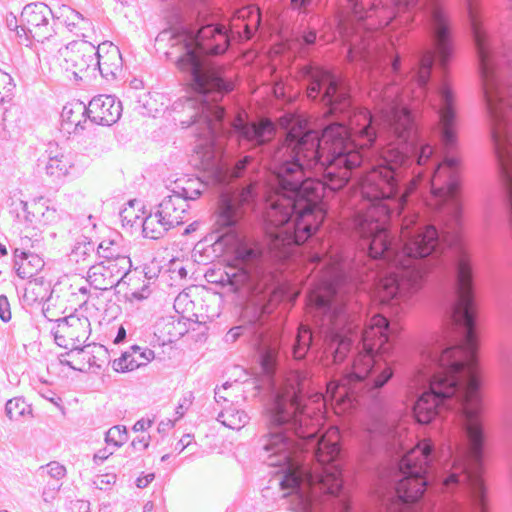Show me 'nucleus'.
<instances>
[{
    "mask_svg": "<svg viewBox=\"0 0 512 512\" xmlns=\"http://www.w3.org/2000/svg\"><path fill=\"white\" fill-rule=\"evenodd\" d=\"M3 99H4V98L1 96V97H0V102H3Z\"/></svg>",
    "mask_w": 512,
    "mask_h": 512,
    "instance_id": "obj_53",
    "label": "nucleus"
},
{
    "mask_svg": "<svg viewBox=\"0 0 512 512\" xmlns=\"http://www.w3.org/2000/svg\"><path fill=\"white\" fill-rule=\"evenodd\" d=\"M170 455L169 454H165L161 457V461H167L169 459Z\"/></svg>",
    "mask_w": 512,
    "mask_h": 512,
    "instance_id": "obj_51",
    "label": "nucleus"
},
{
    "mask_svg": "<svg viewBox=\"0 0 512 512\" xmlns=\"http://www.w3.org/2000/svg\"><path fill=\"white\" fill-rule=\"evenodd\" d=\"M128 440V432L124 425H115L105 434V442L115 447H121Z\"/></svg>",
    "mask_w": 512,
    "mask_h": 512,
    "instance_id": "obj_21",
    "label": "nucleus"
},
{
    "mask_svg": "<svg viewBox=\"0 0 512 512\" xmlns=\"http://www.w3.org/2000/svg\"><path fill=\"white\" fill-rule=\"evenodd\" d=\"M87 106L88 119L97 125L111 126L122 114L121 102L111 95H97Z\"/></svg>",
    "mask_w": 512,
    "mask_h": 512,
    "instance_id": "obj_5",
    "label": "nucleus"
},
{
    "mask_svg": "<svg viewBox=\"0 0 512 512\" xmlns=\"http://www.w3.org/2000/svg\"><path fill=\"white\" fill-rule=\"evenodd\" d=\"M69 18L71 20L78 22L79 24H82L83 26L90 24V21L88 19H86L80 12L75 10H72L71 16Z\"/></svg>",
    "mask_w": 512,
    "mask_h": 512,
    "instance_id": "obj_38",
    "label": "nucleus"
},
{
    "mask_svg": "<svg viewBox=\"0 0 512 512\" xmlns=\"http://www.w3.org/2000/svg\"><path fill=\"white\" fill-rule=\"evenodd\" d=\"M408 386L418 396L412 408L413 417H428V338L412 360Z\"/></svg>",
    "mask_w": 512,
    "mask_h": 512,
    "instance_id": "obj_2",
    "label": "nucleus"
},
{
    "mask_svg": "<svg viewBox=\"0 0 512 512\" xmlns=\"http://www.w3.org/2000/svg\"><path fill=\"white\" fill-rule=\"evenodd\" d=\"M37 475L41 478L49 476L53 481L51 483H60V480L66 475V468L57 461H51L42 465L37 470Z\"/></svg>",
    "mask_w": 512,
    "mask_h": 512,
    "instance_id": "obj_19",
    "label": "nucleus"
},
{
    "mask_svg": "<svg viewBox=\"0 0 512 512\" xmlns=\"http://www.w3.org/2000/svg\"><path fill=\"white\" fill-rule=\"evenodd\" d=\"M94 250V246L92 243H79L73 250L72 256L75 257L76 261L79 262L80 256H83V260H85L84 256L89 255L90 252Z\"/></svg>",
    "mask_w": 512,
    "mask_h": 512,
    "instance_id": "obj_25",
    "label": "nucleus"
},
{
    "mask_svg": "<svg viewBox=\"0 0 512 512\" xmlns=\"http://www.w3.org/2000/svg\"><path fill=\"white\" fill-rule=\"evenodd\" d=\"M7 206L10 214L14 215L18 221L28 224L27 216L31 215V205L29 206L24 200L21 191H14L10 194L7 199Z\"/></svg>",
    "mask_w": 512,
    "mask_h": 512,
    "instance_id": "obj_17",
    "label": "nucleus"
},
{
    "mask_svg": "<svg viewBox=\"0 0 512 512\" xmlns=\"http://www.w3.org/2000/svg\"><path fill=\"white\" fill-rule=\"evenodd\" d=\"M79 292L82 293V294H86L88 292V289L86 287H81L79 289Z\"/></svg>",
    "mask_w": 512,
    "mask_h": 512,
    "instance_id": "obj_50",
    "label": "nucleus"
},
{
    "mask_svg": "<svg viewBox=\"0 0 512 512\" xmlns=\"http://www.w3.org/2000/svg\"><path fill=\"white\" fill-rule=\"evenodd\" d=\"M0 319L3 322H8L11 319L9 303L5 296L0 297Z\"/></svg>",
    "mask_w": 512,
    "mask_h": 512,
    "instance_id": "obj_31",
    "label": "nucleus"
},
{
    "mask_svg": "<svg viewBox=\"0 0 512 512\" xmlns=\"http://www.w3.org/2000/svg\"><path fill=\"white\" fill-rule=\"evenodd\" d=\"M129 352L131 354L130 365L134 366L135 369L146 365L155 357L153 350L149 348H141L136 345L132 346Z\"/></svg>",
    "mask_w": 512,
    "mask_h": 512,
    "instance_id": "obj_20",
    "label": "nucleus"
},
{
    "mask_svg": "<svg viewBox=\"0 0 512 512\" xmlns=\"http://www.w3.org/2000/svg\"><path fill=\"white\" fill-rule=\"evenodd\" d=\"M5 413L10 420L17 421L26 414H31V406L22 397H14L7 401Z\"/></svg>",
    "mask_w": 512,
    "mask_h": 512,
    "instance_id": "obj_18",
    "label": "nucleus"
},
{
    "mask_svg": "<svg viewBox=\"0 0 512 512\" xmlns=\"http://www.w3.org/2000/svg\"><path fill=\"white\" fill-rule=\"evenodd\" d=\"M36 389L41 397L48 400L49 402H51L52 404H54L57 407L61 406V402H62L61 398L59 396H57V394L53 390L46 387L44 385V383H42L41 387H37Z\"/></svg>",
    "mask_w": 512,
    "mask_h": 512,
    "instance_id": "obj_23",
    "label": "nucleus"
},
{
    "mask_svg": "<svg viewBox=\"0 0 512 512\" xmlns=\"http://www.w3.org/2000/svg\"><path fill=\"white\" fill-rule=\"evenodd\" d=\"M174 228L168 221L162 220V216L155 210L146 216L142 222V232L144 237L150 239L162 238L170 229Z\"/></svg>",
    "mask_w": 512,
    "mask_h": 512,
    "instance_id": "obj_14",
    "label": "nucleus"
},
{
    "mask_svg": "<svg viewBox=\"0 0 512 512\" xmlns=\"http://www.w3.org/2000/svg\"><path fill=\"white\" fill-rule=\"evenodd\" d=\"M303 43L307 46L312 45L316 41V32L315 31H308L305 32L302 36Z\"/></svg>",
    "mask_w": 512,
    "mask_h": 512,
    "instance_id": "obj_41",
    "label": "nucleus"
},
{
    "mask_svg": "<svg viewBox=\"0 0 512 512\" xmlns=\"http://www.w3.org/2000/svg\"><path fill=\"white\" fill-rule=\"evenodd\" d=\"M46 153L48 157L46 173L56 179L66 176L73 167L71 155L61 149L57 143H49Z\"/></svg>",
    "mask_w": 512,
    "mask_h": 512,
    "instance_id": "obj_11",
    "label": "nucleus"
},
{
    "mask_svg": "<svg viewBox=\"0 0 512 512\" xmlns=\"http://www.w3.org/2000/svg\"><path fill=\"white\" fill-rule=\"evenodd\" d=\"M191 443V435L186 434L184 435L177 443L176 449H179V452L181 453L186 447H188Z\"/></svg>",
    "mask_w": 512,
    "mask_h": 512,
    "instance_id": "obj_40",
    "label": "nucleus"
},
{
    "mask_svg": "<svg viewBox=\"0 0 512 512\" xmlns=\"http://www.w3.org/2000/svg\"><path fill=\"white\" fill-rule=\"evenodd\" d=\"M125 338H126V331H125V329L121 326V327L118 329V332H117V335H116V338H115V343H120V342H122Z\"/></svg>",
    "mask_w": 512,
    "mask_h": 512,
    "instance_id": "obj_46",
    "label": "nucleus"
},
{
    "mask_svg": "<svg viewBox=\"0 0 512 512\" xmlns=\"http://www.w3.org/2000/svg\"><path fill=\"white\" fill-rule=\"evenodd\" d=\"M174 426V423L172 421H168L166 423L164 422H161L159 425H158V432L159 433H164L167 429H170Z\"/></svg>",
    "mask_w": 512,
    "mask_h": 512,
    "instance_id": "obj_44",
    "label": "nucleus"
},
{
    "mask_svg": "<svg viewBox=\"0 0 512 512\" xmlns=\"http://www.w3.org/2000/svg\"><path fill=\"white\" fill-rule=\"evenodd\" d=\"M61 487V483H48L47 486L44 488L42 497L45 502H50L52 499L55 498L56 493Z\"/></svg>",
    "mask_w": 512,
    "mask_h": 512,
    "instance_id": "obj_29",
    "label": "nucleus"
},
{
    "mask_svg": "<svg viewBox=\"0 0 512 512\" xmlns=\"http://www.w3.org/2000/svg\"><path fill=\"white\" fill-rule=\"evenodd\" d=\"M0 512H8L7 510H0Z\"/></svg>",
    "mask_w": 512,
    "mask_h": 512,
    "instance_id": "obj_54",
    "label": "nucleus"
},
{
    "mask_svg": "<svg viewBox=\"0 0 512 512\" xmlns=\"http://www.w3.org/2000/svg\"><path fill=\"white\" fill-rule=\"evenodd\" d=\"M198 225H199V223H198L197 221H194L193 223L189 224V225L185 228V230H184V234H185V235H188V234H190L191 232L196 231V230H197V228H198Z\"/></svg>",
    "mask_w": 512,
    "mask_h": 512,
    "instance_id": "obj_47",
    "label": "nucleus"
},
{
    "mask_svg": "<svg viewBox=\"0 0 512 512\" xmlns=\"http://www.w3.org/2000/svg\"><path fill=\"white\" fill-rule=\"evenodd\" d=\"M96 50L98 53L95 56L93 71L98 70L107 80L115 78L122 62L118 47L111 42H103Z\"/></svg>",
    "mask_w": 512,
    "mask_h": 512,
    "instance_id": "obj_7",
    "label": "nucleus"
},
{
    "mask_svg": "<svg viewBox=\"0 0 512 512\" xmlns=\"http://www.w3.org/2000/svg\"><path fill=\"white\" fill-rule=\"evenodd\" d=\"M152 425H153L152 419L142 418V419L136 421V423L132 427V430L134 432H143V431H146L147 429H149Z\"/></svg>",
    "mask_w": 512,
    "mask_h": 512,
    "instance_id": "obj_34",
    "label": "nucleus"
},
{
    "mask_svg": "<svg viewBox=\"0 0 512 512\" xmlns=\"http://www.w3.org/2000/svg\"><path fill=\"white\" fill-rule=\"evenodd\" d=\"M44 265L45 263L39 255L19 248L14 250V268L21 279H33L37 282L39 280L37 275Z\"/></svg>",
    "mask_w": 512,
    "mask_h": 512,
    "instance_id": "obj_10",
    "label": "nucleus"
},
{
    "mask_svg": "<svg viewBox=\"0 0 512 512\" xmlns=\"http://www.w3.org/2000/svg\"><path fill=\"white\" fill-rule=\"evenodd\" d=\"M150 294L149 287L147 285L143 286L141 290H136L131 292L129 299L130 300H143L146 299Z\"/></svg>",
    "mask_w": 512,
    "mask_h": 512,
    "instance_id": "obj_36",
    "label": "nucleus"
},
{
    "mask_svg": "<svg viewBox=\"0 0 512 512\" xmlns=\"http://www.w3.org/2000/svg\"><path fill=\"white\" fill-rule=\"evenodd\" d=\"M88 118V106L82 101L67 103L61 112L62 130L77 134L84 130Z\"/></svg>",
    "mask_w": 512,
    "mask_h": 512,
    "instance_id": "obj_9",
    "label": "nucleus"
},
{
    "mask_svg": "<svg viewBox=\"0 0 512 512\" xmlns=\"http://www.w3.org/2000/svg\"><path fill=\"white\" fill-rule=\"evenodd\" d=\"M113 452L109 451L107 448L100 449L97 453L94 455V462L98 463V461L103 462L106 460L110 455H112Z\"/></svg>",
    "mask_w": 512,
    "mask_h": 512,
    "instance_id": "obj_39",
    "label": "nucleus"
},
{
    "mask_svg": "<svg viewBox=\"0 0 512 512\" xmlns=\"http://www.w3.org/2000/svg\"><path fill=\"white\" fill-rule=\"evenodd\" d=\"M192 398V393H189L188 396H184L180 400L178 406L176 407V414L178 415V419L183 417V415L185 414V412L192 403Z\"/></svg>",
    "mask_w": 512,
    "mask_h": 512,
    "instance_id": "obj_30",
    "label": "nucleus"
},
{
    "mask_svg": "<svg viewBox=\"0 0 512 512\" xmlns=\"http://www.w3.org/2000/svg\"><path fill=\"white\" fill-rule=\"evenodd\" d=\"M80 24L74 20H71L70 18L66 21V26L70 32H73L76 35H79L77 28Z\"/></svg>",
    "mask_w": 512,
    "mask_h": 512,
    "instance_id": "obj_43",
    "label": "nucleus"
},
{
    "mask_svg": "<svg viewBox=\"0 0 512 512\" xmlns=\"http://www.w3.org/2000/svg\"><path fill=\"white\" fill-rule=\"evenodd\" d=\"M152 509H153V503L152 502H147L144 505L143 512H152Z\"/></svg>",
    "mask_w": 512,
    "mask_h": 512,
    "instance_id": "obj_48",
    "label": "nucleus"
},
{
    "mask_svg": "<svg viewBox=\"0 0 512 512\" xmlns=\"http://www.w3.org/2000/svg\"><path fill=\"white\" fill-rule=\"evenodd\" d=\"M0 254L1 255H6L7 254V249H6V246L2 243H0Z\"/></svg>",
    "mask_w": 512,
    "mask_h": 512,
    "instance_id": "obj_49",
    "label": "nucleus"
},
{
    "mask_svg": "<svg viewBox=\"0 0 512 512\" xmlns=\"http://www.w3.org/2000/svg\"><path fill=\"white\" fill-rule=\"evenodd\" d=\"M68 510L69 512H90V502L84 499L70 500Z\"/></svg>",
    "mask_w": 512,
    "mask_h": 512,
    "instance_id": "obj_27",
    "label": "nucleus"
},
{
    "mask_svg": "<svg viewBox=\"0 0 512 512\" xmlns=\"http://www.w3.org/2000/svg\"><path fill=\"white\" fill-rule=\"evenodd\" d=\"M115 481L116 476L114 474H104L96 477V479L94 480V485L96 486V488L103 490L113 485Z\"/></svg>",
    "mask_w": 512,
    "mask_h": 512,
    "instance_id": "obj_26",
    "label": "nucleus"
},
{
    "mask_svg": "<svg viewBox=\"0 0 512 512\" xmlns=\"http://www.w3.org/2000/svg\"><path fill=\"white\" fill-rule=\"evenodd\" d=\"M127 359H131V354L129 351L124 352L121 357L115 359L113 361L112 367L116 372H127L135 369L134 366L130 365V362H127Z\"/></svg>",
    "mask_w": 512,
    "mask_h": 512,
    "instance_id": "obj_22",
    "label": "nucleus"
},
{
    "mask_svg": "<svg viewBox=\"0 0 512 512\" xmlns=\"http://www.w3.org/2000/svg\"><path fill=\"white\" fill-rule=\"evenodd\" d=\"M231 384L229 382H225L221 387H216L214 391V399L216 403L223 404L225 402H228V399L225 395L222 394V391L227 390L228 387H230Z\"/></svg>",
    "mask_w": 512,
    "mask_h": 512,
    "instance_id": "obj_32",
    "label": "nucleus"
},
{
    "mask_svg": "<svg viewBox=\"0 0 512 512\" xmlns=\"http://www.w3.org/2000/svg\"><path fill=\"white\" fill-rule=\"evenodd\" d=\"M500 363L503 369L512 377V349L503 348L500 353Z\"/></svg>",
    "mask_w": 512,
    "mask_h": 512,
    "instance_id": "obj_24",
    "label": "nucleus"
},
{
    "mask_svg": "<svg viewBox=\"0 0 512 512\" xmlns=\"http://www.w3.org/2000/svg\"><path fill=\"white\" fill-rule=\"evenodd\" d=\"M315 0H291V6L294 10L306 12Z\"/></svg>",
    "mask_w": 512,
    "mask_h": 512,
    "instance_id": "obj_33",
    "label": "nucleus"
},
{
    "mask_svg": "<svg viewBox=\"0 0 512 512\" xmlns=\"http://www.w3.org/2000/svg\"><path fill=\"white\" fill-rule=\"evenodd\" d=\"M40 198L31 204V215L27 216L29 225H50L59 221L63 211Z\"/></svg>",
    "mask_w": 512,
    "mask_h": 512,
    "instance_id": "obj_13",
    "label": "nucleus"
},
{
    "mask_svg": "<svg viewBox=\"0 0 512 512\" xmlns=\"http://www.w3.org/2000/svg\"><path fill=\"white\" fill-rule=\"evenodd\" d=\"M92 218H93V217H92L91 215H89V216H88V220H89V221H91V220H92Z\"/></svg>",
    "mask_w": 512,
    "mask_h": 512,
    "instance_id": "obj_52",
    "label": "nucleus"
},
{
    "mask_svg": "<svg viewBox=\"0 0 512 512\" xmlns=\"http://www.w3.org/2000/svg\"><path fill=\"white\" fill-rule=\"evenodd\" d=\"M155 478V475L153 473H149L144 476H140L136 479V486L138 488H145L147 487Z\"/></svg>",
    "mask_w": 512,
    "mask_h": 512,
    "instance_id": "obj_37",
    "label": "nucleus"
},
{
    "mask_svg": "<svg viewBox=\"0 0 512 512\" xmlns=\"http://www.w3.org/2000/svg\"><path fill=\"white\" fill-rule=\"evenodd\" d=\"M56 19L52 10L43 2H33L24 6L20 15V27L25 39L49 40L56 33Z\"/></svg>",
    "mask_w": 512,
    "mask_h": 512,
    "instance_id": "obj_1",
    "label": "nucleus"
},
{
    "mask_svg": "<svg viewBox=\"0 0 512 512\" xmlns=\"http://www.w3.org/2000/svg\"><path fill=\"white\" fill-rule=\"evenodd\" d=\"M7 26L10 30H15L19 37H22L23 33L21 31L20 25L17 24L16 17H13L12 19H7Z\"/></svg>",
    "mask_w": 512,
    "mask_h": 512,
    "instance_id": "obj_42",
    "label": "nucleus"
},
{
    "mask_svg": "<svg viewBox=\"0 0 512 512\" xmlns=\"http://www.w3.org/2000/svg\"><path fill=\"white\" fill-rule=\"evenodd\" d=\"M181 182V180H177L172 191L178 196L183 197L187 203L189 200L199 198L205 188V184L198 178H188L184 181V185H181Z\"/></svg>",
    "mask_w": 512,
    "mask_h": 512,
    "instance_id": "obj_16",
    "label": "nucleus"
},
{
    "mask_svg": "<svg viewBox=\"0 0 512 512\" xmlns=\"http://www.w3.org/2000/svg\"><path fill=\"white\" fill-rule=\"evenodd\" d=\"M150 436L137 437L131 442V446L135 449L140 447L141 450H146L149 447Z\"/></svg>",
    "mask_w": 512,
    "mask_h": 512,
    "instance_id": "obj_35",
    "label": "nucleus"
},
{
    "mask_svg": "<svg viewBox=\"0 0 512 512\" xmlns=\"http://www.w3.org/2000/svg\"><path fill=\"white\" fill-rule=\"evenodd\" d=\"M128 214H129V210H128V209H125V210H123V211L120 213V216H121V218H122V221L127 222V224H129V225L133 226V220H132V218L130 217V215H128Z\"/></svg>",
    "mask_w": 512,
    "mask_h": 512,
    "instance_id": "obj_45",
    "label": "nucleus"
},
{
    "mask_svg": "<svg viewBox=\"0 0 512 512\" xmlns=\"http://www.w3.org/2000/svg\"><path fill=\"white\" fill-rule=\"evenodd\" d=\"M254 162V158L250 155L244 156L242 159H240L234 169V175L236 177H241L244 172L248 169V167Z\"/></svg>",
    "mask_w": 512,
    "mask_h": 512,
    "instance_id": "obj_28",
    "label": "nucleus"
},
{
    "mask_svg": "<svg viewBox=\"0 0 512 512\" xmlns=\"http://www.w3.org/2000/svg\"><path fill=\"white\" fill-rule=\"evenodd\" d=\"M189 203L178 196L173 191L170 195L165 196L162 201L157 205L156 211L162 220L168 221L174 227L184 223L185 214L189 209Z\"/></svg>",
    "mask_w": 512,
    "mask_h": 512,
    "instance_id": "obj_8",
    "label": "nucleus"
},
{
    "mask_svg": "<svg viewBox=\"0 0 512 512\" xmlns=\"http://www.w3.org/2000/svg\"><path fill=\"white\" fill-rule=\"evenodd\" d=\"M90 322L88 318L69 315L56 320L51 333L55 343L71 351H83L82 343L88 339Z\"/></svg>",
    "mask_w": 512,
    "mask_h": 512,
    "instance_id": "obj_4",
    "label": "nucleus"
},
{
    "mask_svg": "<svg viewBox=\"0 0 512 512\" xmlns=\"http://www.w3.org/2000/svg\"><path fill=\"white\" fill-rule=\"evenodd\" d=\"M97 254L104 259L102 262H105V264L115 265L121 270L130 271L131 260L126 255V251L115 240H102L97 247Z\"/></svg>",
    "mask_w": 512,
    "mask_h": 512,
    "instance_id": "obj_12",
    "label": "nucleus"
},
{
    "mask_svg": "<svg viewBox=\"0 0 512 512\" xmlns=\"http://www.w3.org/2000/svg\"><path fill=\"white\" fill-rule=\"evenodd\" d=\"M129 271L121 270L115 265L99 262L88 270L87 281L97 290H109L120 284Z\"/></svg>",
    "mask_w": 512,
    "mask_h": 512,
    "instance_id": "obj_6",
    "label": "nucleus"
},
{
    "mask_svg": "<svg viewBox=\"0 0 512 512\" xmlns=\"http://www.w3.org/2000/svg\"><path fill=\"white\" fill-rule=\"evenodd\" d=\"M60 66L74 77L80 73L93 70L95 56L98 53L96 46L87 40L72 41L58 50Z\"/></svg>",
    "mask_w": 512,
    "mask_h": 512,
    "instance_id": "obj_3",
    "label": "nucleus"
},
{
    "mask_svg": "<svg viewBox=\"0 0 512 512\" xmlns=\"http://www.w3.org/2000/svg\"><path fill=\"white\" fill-rule=\"evenodd\" d=\"M216 419L227 428L240 430L249 422L250 417L245 411L230 406L223 407Z\"/></svg>",
    "mask_w": 512,
    "mask_h": 512,
    "instance_id": "obj_15",
    "label": "nucleus"
}]
</instances>
